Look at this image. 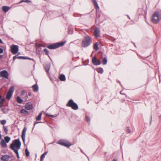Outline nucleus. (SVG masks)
<instances>
[{
  "label": "nucleus",
  "instance_id": "obj_30",
  "mask_svg": "<svg viewBox=\"0 0 161 161\" xmlns=\"http://www.w3.org/2000/svg\"><path fill=\"white\" fill-rule=\"evenodd\" d=\"M23 2H26V3H31V1L29 0H22L21 1H20L19 2V3H21Z\"/></svg>",
  "mask_w": 161,
  "mask_h": 161
},
{
  "label": "nucleus",
  "instance_id": "obj_3",
  "mask_svg": "<svg viewBox=\"0 0 161 161\" xmlns=\"http://www.w3.org/2000/svg\"><path fill=\"white\" fill-rule=\"evenodd\" d=\"M91 38L89 36L85 37L81 43V46L83 47H87L92 43Z\"/></svg>",
  "mask_w": 161,
  "mask_h": 161
},
{
  "label": "nucleus",
  "instance_id": "obj_13",
  "mask_svg": "<svg viewBox=\"0 0 161 161\" xmlns=\"http://www.w3.org/2000/svg\"><path fill=\"white\" fill-rule=\"evenodd\" d=\"M25 108L27 110H30L32 109L33 106L31 104L28 103L25 105Z\"/></svg>",
  "mask_w": 161,
  "mask_h": 161
},
{
  "label": "nucleus",
  "instance_id": "obj_18",
  "mask_svg": "<svg viewBox=\"0 0 161 161\" xmlns=\"http://www.w3.org/2000/svg\"><path fill=\"white\" fill-rule=\"evenodd\" d=\"M1 145L3 147H7V144L3 140H2L1 141Z\"/></svg>",
  "mask_w": 161,
  "mask_h": 161
},
{
  "label": "nucleus",
  "instance_id": "obj_10",
  "mask_svg": "<svg viewBox=\"0 0 161 161\" xmlns=\"http://www.w3.org/2000/svg\"><path fill=\"white\" fill-rule=\"evenodd\" d=\"M26 128H24L22 131V138L23 142L25 143V134L26 131Z\"/></svg>",
  "mask_w": 161,
  "mask_h": 161
},
{
  "label": "nucleus",
  "instance_id": "obj_40",
  "mask_svg": "<svg viewBox=\"0 0 161 161\" xmlns=\"http://www.w3.org/2000/svg\"><path fill=\"white\" fill-rule=\"evenodd\" d=\"M18 57L15 56L13 57V60H15L16 58H18Z\"/></svg>",
  "mask_w": 161,
  "mask_h": 161
},
{
  "label": "nucleus",
  "instance_id": "obj_46",
  "mask_svg": "<svg viewBox=\"0 0 161 161\" xmlns=\"http://www.w3.org/2000/svg\"><path fill=\"white\" fill-rule=\"evenodd\" d=\"M2 138V137H1V134H0V139H1Z\"/></svg>",
  "mask_w": 161,
  "mask_h": 161
},
{
  "label": "nucleus",
  "instance_id": "obj_47",
  "mask_svg": "<svg viewBox=\"0 0 161 161\" xmlns=\"http://www.w3.org/2000/svg\"><path fill=\"white\" fill-rule=\"evenodd\" d=\"M1 97H2L1 96V95H0V100L2 99Z\"/></svg>",
  "mask_w": 161,
  "mask_h": 161
},
{
  "label": "nucleus",
  "instance_id": "obj_45",
  "mask_svg": "<svg viewBox=\"0 0 161 161\" xmlns=\"http://www.w3.org/2000/svg\"><path fill=\"white\" fill-rule=\"evenodd\" d=\"M113 161H117L115 159H114L113 160Z\"/></svg>",
  "mask_w": 161,
  "mask_h": 161
},
{
  "label": "nucleus",
  "instance_id": "obj_23",
  "mask_svg": "<svg viewBox=\"0 0 161 161\" xmlns=\"http://www.w3.org/2000/svg\"><path fill=\"white\" fill-rule=\"evenodd\" d=\"M50 65L49 64H48L45 66V69L46 71L47 72H48L49 71V69H50Z\"/></svg>",
  "mask_w": 161,
  "mask_h": 161
},
{
  "label": "nucleus",
  "instance_id": "obj_27",
  "mask_svg": "<svg viewBox=\"0 0 161 161\" xmlns=\"http://www.w3.org/2000/svg\"><path fill=\"white\" fill-rule=\"evenodd\" d=\"M94 48L96 51L98 49V47L97 43H95L94 45Z\"/></svg>",
  "mask_w": 161,
  "mask_h": 161
},
{
  "label": "nucleus",
  "instance_id": "obj_24",
  "mask_svg": "<svg viewBox=\"0 0 161 161\" xmlns=\"http://www.w3.org/2000/svg\"><path fill=\"white\" fill-rule=\"evenodd\" d=\"M17 101L18 103H21L23 102V100L19 97H17Z\"/></svg>",
  "mask_w": 161,
  "mask_h": 161
},
{
  "label": "nucleus",
  "instance_id": "obj_8",
  "mask_svg": "<svg viewBox=\"0 0 161 161\" xmlns=\"http://www.w3.org/2000/svg\"><path fill=\"white\" fill-rule=\"evenodd\" d=\"M14 91V86L11 87L9 90L8 92L7 95H6V98L8 100H9L11 96L12 95V94Z\"/></svg>",
  "mask_w": 161,
  "mask_h": 161
},
{
  "label": "nucleus",
  "instance_id": "obj_6",
  "mask_svg": "<svg viewBox=\"0 0 161 161\" xmlns=\"http://www.w3.org/2000/svg\"><path fill=\"white\" fill-rule=\"evenodd\" d=\"M57 143L60 145L67 147H69L71 146V144L69 141L64 140H59Z\"/></svg>",
  "mask_w": 161,
  "mask_h": 161
},
{
  "label": "nucleus",
  "instance_id": "obj_38",
  "mask_svg": "<svg viewBox=\"0 0 161 161\" xmlns=\"http://www.w3.org/2000/svg\"><path fill=\"white\" fill-rule=\"evenodd\" d=\"M3 49L2 48H0V54L2 53H3Z\"/></svg>",
  "mask_w": 161,
  "mask_h": 161
},
{
  "label": "nucleus",
  "instance_id": "obj_39",
  "mask_svg": "<svg viewBox=\"0 0 161 161\" xmlns=\"http://www.w3.org/2000/svg\"><path fill=\"white\" fill-rule=\"evenodd\" d=\"M127 132L128 133H130L131 132L130 129L129 128H127L126 130Z\"/></svg>",
  "mask_w": 161,
  "mask_h": 161
},
{
  "label": "nucleus",
  "instance_id": "obj_21",
  "mask_svg": "<svg viewBox=\"0 0 161 161\" xmlns=\"http://www.w3.org/2000/svg\"><path fill=\"white\" fill-rule=\"evenodd\" d=\"M4 140L6 143H8L10 140V138L8 136H5L4 137Z\"/></svg>",
  "mask_w": 161,
  "mask_h": 161
},
{
  "label": "nucleus",
  "instance_id": "obj_35",
  "mask_svg": "<svg viewBox=\"0 0 161 161\" xmlns=\"http://www.w3.org/2000/svg\"><path fill=\"white\" fill-rule=\"evenodd\" d=\"M86 121L88 123H89L90 119L89 117H88V116H86Z\"/></svg>",
  "mask_w": 161,
  "mask_h": 161
},
{
  "label": "nucleus",
  "instance_id": "obj_22",
  "mask_svg": "<svg viewBox=\"0 0 161 161\" xmlns=\"http://www.w3.org/2000/svg\"><path fill=\"white\" fill-rule=\"evenodd\" d=\"M42 114V113H39V114L38 116L36 118V120H37V121L40 120L41 119Z\"/></svg>",
  "mask_w": 161,
  "mask_h": 161
},
{
  "label": "nucleus",
  "instance_id": "obj_1",
  "mask_svg": "<svg viewBox=\"0 0 161 161\" xmlns=\"http://www.w3.org/2000/svg\"><path fill=\"white\" fill-rule=\"evenodd\" d=\"M161 20V11H156L153 14L151 18V21L154 24L158 23Z\"/></svg>",
  "mask_w": 161,
  "mask_h": 161
},
{
  "label": "nucleus",
  "instance_id": "obj_49",
  "mask_svg": "<svg viewBox=\"0 0 161 161\" xmlns=\"http://www.w3.org/2000/svg\"><path fill=\"white\" fill-rule=\"evenodd\" d=\"M2 56L1 55H0V58H1L2 57Z\"/></svg>",
  "mask_w": 161,
  "mask_h": 161
},
{
  "label": "nucleus",
  "instance_id": "obj_43",
  "mask_svg": "<svg viewBox=\"0 0 161 161\" xmlns=\"http://www.w3.org/2000/svg\"><path fill=\"white\" fill-rule=\"evenodd\" d=\"M40 123V122H37V123H35L34 125L35 126V125L36 124H37V123Z\"/></svg>",
  "mask_w": 161,
  "mask_h": 161
},
{
  "label": "nucleus",
  "instance_id": "obj_26",
  "mask_svg": "<svg viewBox=\"0 0 161 161\" xmlns=\"http://www.w3.org/2000/svg\"><path fill=\"white\" fill-rule=\"evenodd\" d=\"M107 62V60L106 58H104L102 60V63L103 65L106 64Z\"/></svg>",
  "mask_w": 161,
  "mask_h": 161
},
{
  "label": "nucleus",
  "instance_id": "obj_42",
  "mask_svg": "<svg viewBox=\"0 0 161 161\" xmlns=\"http://www.w3.org/2000/svg\"><path fill=\"white\" fill-rule=\"evenodd\" d=\"M93 1L94 4L97 3L96 0H93Z\"/></svg>",
  "mask_w": 161,
  "mask_h": 161
},
{
  "label": "nucleus",
  "instance_id": "obj_28",
  "mask_svg": "<svg viewBox=\"0 0 161 161\" xmlns=\"http://www.w3.org/2000/svg\"><path fill=\"white\" fill-rule=\"evenodd\" d=\"M4 100V98H2L0 100V107H1L3 106V103Z\"/></svg>",
  "mask_w": 161,
  "mask_h": 161
},
{
  "label": "nucleus",
  "instance_id": "obj_48",
  "mask_svg": "<svg viewBox=\"0 0 161 161\" xmlns=\"http://www.w3.org/2000/svg\"><path fill=\"white\" fill-rule=\"evenodd\" d=\"M17 156L18 158H19V155L18 154V156L17 155Z\"/></svg>",
  "mask_w": 161,
  "mask_h": 161
},
{
  "label": "nucleus",
  "instance_id": "obj_7",
  "mask_svg": "<svg viewBox=\"0 0 161 161\" xmlns=\"http://www.w3.org/2000/svg\"><path fill=\"white\" fill-rule=\"evenodd\" d=\"M11 51L13 54H16L19 51V46L18 45L13 44L10 46Z\"/></svg>",
  "mask_w": 161,
  "mask_h": 161
},
{
  "label": "nucleus",
  "instance_id": "obj_17",
  "mask_svg": "<svg viewBox=\"0 0 161 161\" xmlns=\"http://www.w3.org/2000/svg\"><path fill=\"white\" fill-rule=\"evenodd\" d=\"M59 79L61 81H65L66 80L65 76L63 74L59 76Z\"/></svg>",
  "mask_w": 161,
  "mask_h": 161
},
{
  "label": "nucleus",
  "instance_id": "obj_34",
  "mask_svg": "<svg viewBox=\"0 0 161 161\" xmlns=\"http://www.w3.org/2000/svg\"><path fill=\"white\" fill-rule=\"evenodd\" d=\"M3 129L5 133H7L8 130V129H7V127L4 126H3Z\"/></svg>",
  "mask_w": 161,
  "mask_h": 161
},
{
  "label": "nucleus",
  "instance_id": "obj_37",
  "mask_svg": "<svg viewBox=\"0 0 161 161\" xmlns=\"http://www.w3.org/2000/svg\"><path fill=\"white\" fill-rule=\"evenodd\" d=\"M46 115H47V116H51V117H52L53 118H55V117H56V116H55V115H49L47 114H46Z\"/></svg>",
  "mask_w": 161,
  "mask_h": 161
},
{
  "label": "nucleus",
  "instance_id": "obj_19",
  "mask_svg": "<svg viewBox=\"0 0 161 161\" xmlns=\"http://www.w3.org/2000/svg\"><path fill=\"white\" fill-rule=\"evenodd\" d=\"M47 152H46L44 153L43 154H42V155L41 157V161H43V159L45 157V155L47 154Z\"/></svg>",
  "mask_w": 161,
  "mask_h": 161
},
{
  "label": "nucleus",
  "instance_id": "obj_14",
  "mask_svg": "<svg viewBox=\"0 0 161 161\" xmlns=\"http://www.w3.org/2000/svg\"><path fill=\"white\" fill-rule=\"evenodd\" d=\"M11 157L10 156L8 155H4L1 158V159L4 161H8Z\"/></svg>",
  "mask_w": 161,
  "mask_h": 161
},
{
  "label": "nucleus",
  "instance_id": "obj_50",
  "mask_svg": "<svg viewBox=\"0 0 161 161\" xmlns=\"http://www.w3.org/2000/svg\"><path fill=\"white\" fill-rule=\"evenodd\" d=\"M128 18H129V19H130V17H129V16H128Z\"/></svg>",
  "mask_w": 161,
  "mask_h": 161
},
{
  "label": "nucleus",
  "instance_id": "obj_12",
  "mask_svg": "<svg viewBox=\"0 0 161 161\" xmlns=\"http://www.w3.org/2000/svg\"><path fill=\"white\" fill-rule=\"evenodd\" d=\"M99 29L97 28H95L94 30V34L95 37L97 38L99 36Z\"/></svg>",
  "mask_w": 161,
  "mask_h": 161
},
{
  "label": "nucleus",
  "instance_id": "obj_20",
  "mask_svg": "<svg viewBox=\"0 0 161 161\" xmlns=\"http://www.w3.org/2000/svg\"><path fill=\"white\" fill-rule=\"evenodd\" d=\"M97 72L100 74H102L103 73V69L99 68L97 69Z\"/></svg>",
  "mask_w": 161,
  "mask_h": 161
},
{
  "label": "nucleus",
  "instance_id": "obj_41",
  "mask_svg": "<svg viewBox=\"0 0 161 161\" xmlns=\"http://www.w3.org/2000/svg\"><path fill=\"white\" fill-rule=\"evenodd\" d=\"M93 1L94 4L97 3L96 0H93Z\"/></svg>",
  "mask_w": 161,
  "mask_h": 161
},
{
  "label": "nucleus",
  "instance_id": "obj_2",
  "mask_svg": "<svg viewBox=\"0 0 161 161\" xmlns=\"http://www.w3.org/2000/svg\"><path fill=\"white\" fill-rule=\"evenodd\" d=\"M21 142L19 139H16L12 143L11 145L10 148L13 150L17 154L18 156V150L20 148Z\"/></svg>",
  "mask_w": 161,
  "mask_h": 161
},
{
  "label": "nucleus",
  "instance_id": "obj_25",
  "mask_svg": "<svg viewBox=\"0 0 161 161\" xmlns=\"http://www.w3.org/2000/svg\"><path fill=\"white\" fill-rule=\"evenodd\" d=\"M20 112L21 113L24 114H25L28 113V112L24 109H21L20 111Z\"/></svg>",
  "mask_w": 161,
  "mask_h": 161
},
{
  "label": "nucleus",
  "instance_id": "obj_32",
  "mask_svg": "<svg viewBox=\"0 0 161 161\" xmlns=\"http://www.w3.org/2000/svg\"><path fill=\"white\" fill-rule=\"evenodd\" d=\"M44 51L45 52V53L46 55H48V57L50 58V57L49 55V52L47 49L46 48H45L44 49Z\"/></svg>",
  "mask_w": 161,
  "mask_h": 161
},
{
  "label": "nucleus",
  "instance_id": "obj_4",
  "mask_svg": "<svg viewBox=\"0 0 161 161\" xmlns=\"http://www.w3.org/2000/svg\"><path fill=\"white\" fill-rule=\"evenodd\" d=\"M65 42L66 41H64L61 42H58L53 44L48 45L47 47L49 49H55L58 48L60 46H63L65 43Z\"/></svg>",
  "mask_w": 161,
  "mask_h": 161
},
{
  "label": "nucleus",
  "instance_id": "obj_9",
  "mask_svg": "<svg viewBox=\"0 0 161 161\" xmlns=\"http://www.w3.org/2000/svg\"><path fill=\"white\" fill-rule=\"evenodd\" d=\"M0 75L3 77L8 79V74L6 70H3L0 72Z\"/></svg>",
  "mask_w": 161,
  "mask_h": 161
},
{
  "label": "nucleus",
  "instance_id": "obj_11",
  "mask_svg": "<svg viewBox=\"0 0 161 161\" xmlns=\"http://www.w3.org/2000/svg\"><path fill=\"white\" fill-rule=\"evenodd\" d=\"M92 62L93 64L95 65H100L101 64L100 61L97 59L95 57H93L92 59Z\"/></svg>",
  "mask_w": 161,
  "mask_h": 161
},
{
  "label": "nucleus",
  "instance_id": "obj_29",
  "mask_svg": "<svg viewBox=\"0 0 161 161\" xmlns=\"http://www.w3.org/2000/svg\"><path fill=\"white\" fill-rule=\"evenodd\" d=\"M18 59H31L30 58H26L25 57H22V56L18 57Z\"/></svg>",
  "mask_w": 161,
  "mask_h": 161
},
{
  "label": "nucleus",
  "instance_id": "obj_33",
  "mask_svg": "<svg viewBox=\"0 0 161 161\" xmlns=\"http://www.w3.org/2000/svg\"><path fill=\"white\" fill-rule=\"evenodd\" d=\"M6 121L5 119L2 120L1 121V124L2 125H4L6 123Z\"/></svg>",
  "mask_w": 161,
  "mask_h": 161
},
{
  "label": "nucleus",
  "instance_id": "obj_5",
  "mask_svg": "<svg viewBox=\"0 0 161 161\" xmlns=\"http://www.w3.org/2000/svg\"><path fill=\"white\" fill-rule=\"evenodd\" d=\"M66 106L68 107H71L74 110H77L78 108V105L75 103L74 102L72 99H70L69 101L66 104Z\"/></svg>",
  "mask_w": 161,
  "mask_h": 161
},
{
  "label": "nucleus",
  "instance_id": "obj_44",
  "mask_svg": "<svg viewBox=\"0 0 161 161\" xmlns=\"http://www.w3.org/2000/svg\"><path fill=\"white\" fill-rule=\"evenodd\" d=\"M0 43H3V42H2V40L1 39H0Z\"/></svg>",
  "mask_w": 161,
  "mask_h": 161
},
{
  "label": "nucleus",
  "instance_id": "obj_36",
  "mask_svg": "<svg viewBox=\"0 0 161 161\" xmlns=\"http://www.w3.org/2000/svg\"><path fill=\"white\" fill-rule=\"evenodd\" d=\"M98 9L99 8L98 5L97 3L94 5Z\"/></svg>",
  "mask_w": 161,
  "mask_h": 161
},
{
  "label": "nucleus",
  "instance_id": "obj_31",
  "mask_svg": "<svg viewBox=\"0 0 161 161\" xmlns=\"http://www.w3.org/2000/svg\"><path fill=\"white\" fill-rule=\"evenodd\" d=\"M25 154L27 157H28L30 155V153L28 150L27 149H26L25 150Z\"/></svg>",
  "mask_w": 161,
  "mask_h": 161
},
{
  "label": "nucleus",
  "instance_id": "obj_15",
  "mask_svg": "<svg viewBox=\"0 0 161 161\" xmlns=\"http://www.w3.org/2000/svg\"><path fill=\"white\" fill-rule=\"evenodd\" d=\"M10 9V8L7 6H3L2 7V10L4 12H6Z\"/></svg>",
  "mask_w": 161,
  "mask_h": 161
},
{
  "label": "nucleus",
  "instance_id": "obj_16",
  "mask_svg": "<svg viewBox=\"0 0 161 161\" xmlns=\"http://www.w3.org/2000/svg\"><path fill=\"white\" fill-rule=\"evenodd\" d=\"M32 88L34 91L37 92L38 91V86L37 84L34 85L32 87Z\"/></svg>",
  "mask_w": 161,
  "mask_h": 161
}]
</instances>
